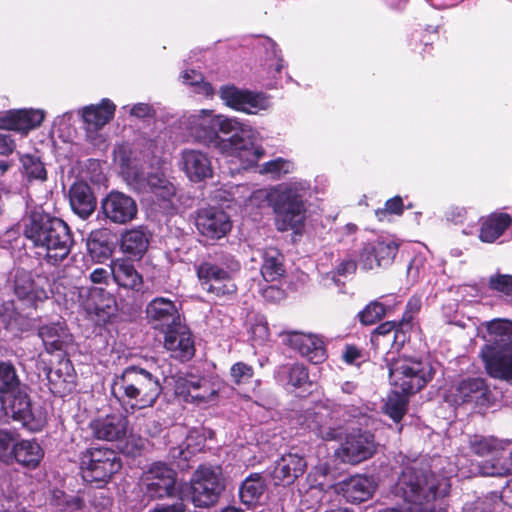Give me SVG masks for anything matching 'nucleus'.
I'll use <instances>...</instances> for the list:
<instances>
[{"mask_svg":"<svg viewBox=\"0 0 512 512\" xmlns=\"http://www.w3.org/2000/svg\"><path fill=\"white\" fill-rule=\"evenodd\" d=\"M185 125L195 140L212 145L225 157L237 159L244 169L256 164L264 155V149L256 145L259 132L235 118L202 109L190 114Z\"/></svg>","mask_w":512,"mask_h":512,"instance_id":"obj_1","label":"nucleus"},{"mask_svg":"<svg viewBox=\"0 0 512 512\" xmlns=\"http://www.w3.org/2000/svg\"><path fill=\"white\" fill-rule=\"evenodd\" d=\"M24 234L38 249V255L57 265L69 255L73 239L67 224L59 218L33 213Z\"/></svg>","mask_w":512,"mask_h":512,"instance_id":"obj_2","label":"nucleus"},{"mask_svg":"<svg viewBox=\"0 0 512 512\" xmlns=\"http://www.w3.org/2000/svg\"><path fill=\"white\" fill-rule=\"evenodd\" d=\"M162 393L157 376L139 367H126L115 375L111 383V394L126 409L141 410L152 407Z\"/></svg>","mask_w":512,"mask_h":512,"instance_id":"obj_3","label":"nucleus"},{"mask_svg":"<svg viewBox=\"0 0 512 512\" xmlns=\"http://www.w3.org/2000/svg\"><path fill=\"white\" fill-rule=\"evenodd\" d=\"M309 185L306 181H292L280 184L269 191L258 190L257 197H266L275 212V226L278 231L292 230L301 233L305 220L306 208L303 197Z\"/></svg>","mask_w":512,"mask_h":512,"instance_id":"obj_4","label":"nucleus"},{"mask_svg":"<svg viewBox=\"0 0 512 512\" xmlns=\"http://www.w3.org/2000/svg\"><path fill=\"white\" fill-rule=\"evenodd\" d=\"M487 331L493 344L480 352L485 369L491 377L512 383V323L496 319L487 323Z\"/></svg>","mask_w":512,"mask_h":512,"instance_id":"obj_5","label":"nucleus"},{"mask_svg":"<svg viewBox=\"0 0 512 512\" xmlns=\"http://www.w3.org/2000/svg\"><path fill=\"white\" fill-rule=\"evenodd\" d=\"M433 367L410 357H399L389 364V379L394 389L403 394H414L433 377Z\"/></svg>","mask_w":512,"mask_h":512,"instance_id":"obj_6","label":"nucleus"},{"mask_svg":"<svg viewBox=\"0 0 512 512\" xmlns=\"http://www.w3.org/2000/svg\"><path fill=\"white\" fill-rule=\"evenodd\" d=\"M191 500L197 507L214 505L225 488L222 469L219 466H200L190 481Z\"/></svg>","mask_w":512,"mask_h":512,"instance_id":"obj_7","label":"nucleus"},{"mask_svg":"<svg viewBox=\"0 0 512 512\" xmlns=\"http://www.w3.org/2000/svg\"><path fill=\"white\" fill-rule=\"evenodd\" d=\"M122 467L120 458L109 448H92L81 456L83 478L89 482H107Z\"/></svg>","mask_w":512,"mask_h":512,"instance_id":"obj_8","label":"nucleus"},{"mask_svg":"<svg viewBox=\"0 0 512 512\" xmlns=\"http://www.w3.org/2000/svg\"><path fill=\"white\" fill-rule=\"evenodd\" d=\"M239 269L240 265L236 261H231L226 267L205 262L198 267L197 275L203 290L216 296H227L237 290L233 275Z\"/></svg>","mask_w":512,"mask_h":512,"instance_id":"obj_9","label":"nucleus"},{"mask_svg":"<svg viewBox=\"0 0 512 512\" xmlns=\"http://www.w3.org/2000/svg\"><path fill=\"white\" fill-rule=\"evenodd\" d=\"M91 436L100 441L118 442L128 435L129 421L121 413L99 415L88 425Z\"/></svg>","mask_w":512,"mask_h":512,"instance_id":"obj_10","label":"nucleus"},{"mask_svg":"<svg viewBox=\"0 0 512 512\" xmlns=\"http://www.w3.org/2000/svg\"><path fill=\"white\" fill-rule=\"evenodd\" d=\"M399 246L400 243L395 238H379L363 247L359 264L364 270L388 266L394 261Z\"/></svg>","mask_w":512,"mask_h":512,"instance_id":"obj_11","label":"nucleus"},{"mask_svg":"<svg viewBox=\"0 0 512 512\" xmlns=\"http://www.w3.org/2000/svg\"><path fill=\"white\" fill-rule=\"evenodd\" d=\"M220 97L227 106L247 114H258L270 107V101L266 95L240 90L233 86L222 87Z\"/></svg>","mask_w":512,"mask_h":512,"instance_id":"obj_12","label":"nucleus"},{"mask_svg":"<svg viewBox=\"0 0 512 512\" xmlns=\"http://www.w3.org/2000/svg\"><path fill=\"white\" fill-rule=\"evenodd\" d=\"M8 402V408L12 417L20 421L23 426L31 431L40 430L45 424V416L41 410H34L28 395L23 387H19L15 393L5 396Z\"/></svg>","mask_w":512,"mask_h":512,"instance_id":"obj_13","label":"nucleus"},{"mask_svg":"<svg viewBox=\"0 0 512 512\" xmlns=\"http://www.w3.org/2000/svg\"><path fill=\"white\" fill-rule=\"evenodd\" d=\"M101 210L110 222L124 225L136 218L138 206L131 196L119 191H111L102 199Z\"/></svg>","mask_w":512,"mask_h":512,"instance_id":"obj_14","label":"nucleus"},{"mask_svg":"<svg viewBox=\"0 0 512 512\" xmlns=\"http://www.w3.org/2000/svg\"><path fill=\"white\" fill-rule=\"evenodd\" d=\"M376 450L373 436L368 432L351 433L336 455L350 464H358L370 458Z\"/></svg>","mask_w":512,"mask_h":512,"instance_id":"obj_15","label":"nucleus"},{"mask_svg":"<svg viewBox=\"0 0 512 512\" xmlns=\"http://www.w3.org/2000/svg\"><path fill=\"white\" fill-rule=\"evenodd\" d=\"M146 492L153 498H164L173 495L176 473L164 464L153 465L143 477Z\"/></svg>","mask_w":512,"mask_h":512,"instance_id":"obj_16","label":"nucleus"},{"mask_svg":"<svg viewBox=\"0 0 512 512\" xmlns=\"http://www.w3.org/2000/svg\"><path fill=\"white\" fill-rule=\"evenodd\" d=\"M164 348L175 359L181 361L191 359L195 353V345L190 329L181 322L166 330Z\"/></svg>","mask_w":512,"mask_h":512,"instance_id":"obj_17","label":"nucleus"},{"mask_svg":"<svg viewBox=\"0 0 512 512\" xmlns=\"http://www.w3.org/2000/svg\"><path fill=\"white\" fill-rule=\"evenodd\" d=\"M180 167L187 178L194 183L205 181L213 176L211 158L206 152L201 150H182Z\"/></svg>","mask_w":512,"mask_h":512,"instance_id":"obj_18","label":"nucleus"},{"mask_svg":"<svg viewBox=\"0 0 512 512\" xmlns=\"http://www.w3.org/2000/svg\"><path fill=\"white\" fill-rule=\"evenodd\" d=\"M148 322L155 329L166 331L181 323L180 313L173 301L158 297L153 299L146 308Z\"/></svg>","mask_w":512,"mask_h":512,"instance_id":"obj_19","label":"nucleus"},{"mask_svg":"<svg viewBox=\"0 0 512 512\" xmlns=\"http://www.w3.org/2000/svg\"><path fill=\"white\" fill-rule=\"evenodd\" d=\"M196 227L203 236L210 239H219L230 231L231 222L224 211L216 208H206L198 212Z\"/></svg>","mask_w":512,"mask_h":512,"instance_id":"obj_20","label":"nucleus"},{"mask_svg":"<svg viewBox=\"0 0 512 512\" xmlns=\"http://www.w3.org/2000/svg\"><path fill=\"white\" fill-rule=\"evenodd\" d=\"M14 293L20 301L27 306H36L38 302L47 299V292L43 287V278L26 271H18L14 280Z\"/></svg>","mask_w":512,"mask_h":512,"instance_id":"obj_21","label":"nucleus"},{"mask_svg":"<svg viewBox=\"0 0 512 512\" xmlns=\"http://www.w3.org/2000/svg\"><path fill=\"white\" fill-rule=\"evenodd\" d=\"M87 293L82 305L90 316H95L98 322H106L117 310L116 300L112 294L102 288L84 290Z\"/></svg>","mask_w":512,"mask_h":512,"instance_id":"obj_22","label":"nucleus"},{"mask_svg":"<svg viewBox=\"0 0 512 512\" xmlns=\"http://www.w3.org/2000/svg\"><path fill=\"white\" fill-rule=\"evenodd\" d=\"M125 174L128 184L139 192H152L162 198L173 193L172 185L159 173L146 176L143 172L128 169Z\"/></svg>","mask_w":512,"mask_h":512,"instance_id":"obj_23","label":"nucleus"},{"mask_svg":"<svg viewBox=\"0 0 512 512\" xmlns=\"http://www.w3.org/2000/svg\"><path fill=\"white\" fill-rule=\"evenodd\" d=\"M287 343L313 364H320L326 359L323 342L316 335L290 332L287 334Z\"/></svg>","mask_w":512,"mask_h":512,"instance_id":"obj_24","label":"nucleus"},{"mask_svg":"<svg viewBox=\"0 0 512 512\" xmlns=\"http://www.w3.org/2000/svg\"><path fill=\"white\" fill-rule=\"evenodd\" d=\"M45 112L41 109H20L10 111L0 117V129L27 133L38 127L44 120Z\"/></svg>","mask_w":512,"mask_h":512,"instance_id":"obj_25","label":"nucleus"},{"mask_svg":"<svg viewBox=\"0 0 512 512\" xmlns=\"http://www.w3.org/2000/svg\"><path fill=\"white\" fill-rule=\"evenodd\" d=\"M305 460L293 453L283 455L275 464L272 479L276 485H290L300 477L306 469Z\"/></svg>","mask_w":512,"mask_h":512,"instance_id":"obj_26","label":"nucleus"},{"mask_svg":"<svg viewBox=\"0 0 512 512\" xmlns=\"http://www.w3.org/2000/svg\"><path fill=\"white\" fill-rule=\"evenodd\" d=\"M47 380L51 392L58 396H65L75 386L76 374L69 359H61L56 366L47 372Z\"/></svg>","mask_w":512,"mask_h":512,"instance_id":"obj_27","label":"nucleus"},{"mask_svg":"<svg viewBox=\"0 0 512 512\" xmlns=\"http://www.w3.org/2000/svg\"><path fill=\"white\" fill-rule=\"evenodd\" d=\"M332 488L337 494H342L347 501L355 503L368 500L375 490V484L368 477L356 475L335 484Z\"/></svg>","mask_w":512,"mask_h":512,"instance_id":"obj_28","label":"nucleus"},{"mask_svg":"<svg viewBox=\"0 0 512 512\" xmlns=\"http://www.w3.org/2000/svg\"><path fill=\"white\" fill-rule=\"evenodd\" d=\"M116 106L109 99H102L99 104L85 106L81 116L88 132L102 129L114 116Z\"/></svg>","mask_w":512,"mask_h":512,"instance_id":"obj_29","label":"nucleus"},{"mask_svg":"<svg viewBox=\"0 0 512 512\" xmlns=\"http://www.w3.org/2000/svg\"><path fill=\"white\" fill-rule=\"evenodd\" d=\"M38 335L42 339L47 352L66 349L72 342V336L68 332L64 323L58 321L42 325L38 330Z\"/></svg>","mask_w":512,"mask_h":512,"instance_id":"obj_30","label":"nucleus"},{"mask_svg":"<svg viewBox=\"0 0 512 512\" xmlns=\"http://www.w3.org/2000/svg\"><path fill=\"white\" fill-rule=\"evenodd\" d=\"M512 217L503 212H493L480 221L479 239L484 243H494L511 226Z\"/></svg>","mask_w":512,"mask_h":512,"instance_id":"obj_31","label":"nucleus"},{"mask_svg":"<svg viewBox=\"0 0 512 512\" xmlns=\"http://www.w3.org/2000/svg\"><path fill=\"white\" fill-rule=\"evenodd\" d=\"M70 205L72 210L83 219L94 212L95 197L86 183L78 182L70 188Z\"/></svg>","mask_w":512,"mask_h":512,"instance_id":"obj_32","label":"nucleus"},{"mask_svg":"<svg viewBox=\"0 0 512 512\" xmlns=\"http://www.w3.org/2000/svg\"><path fill=\"white\" fill-rule=\"evenodd\" d=\"M149 246V238L141 228L125 231L121 236V251L133 259H141Z\"/></svg>","mask_w":512,"mask_h":512,"instance_id":"obj_33","label":"nucleus"},{"mask_svg":"<svg viewBox=\"0 0 512 512\" xmlns=\"http://www.w3.org/2000/svg\"><path fill=\"white\" fill-rule=\"evenodd\" d=\"M43 456L44 452L39 443L34 440L18 438L13 453V462L34 469L40 464Z\"/></svg>","mask_w":512,"mask_h":512,"instance_id":"obj_34","label":"nucleus"},{"mask_svg":"<svg viewBox=\"0 0 512 512\" xmlns=\"http://www.w3.org/2000/svg\"><path fill=\"white\" fill-rule=\"evenodd\" d=\"M87 249L98 262L108 259L112 254L110 231L106 228L91 231L87 238Z\"/></svg>","mask_w":512,"mask_h":512,"instance_id":"obj_35","label":"nucleus"},{"mask_svg":"<svg viewBox=\"0 0 512 512\" xmlns=\"http://www.w3.org/2000/svg\"><path fill=\"white\" fill-rule=\"evenodd\" d=\"M111 274L121 286L138 289L142 284V277L134 266L126 260L117 259L111 264Z\"/></svg>","mask_w":512,"mask_h":512,"instance_id":"obj_36","label":"nucleus"},{"mask_svg":"<svg viewBox=\"0 0 512 512\" xmlns=\"http://www.w3.org/2000/svg\"><path fill=\"white\" fill-rule=\"evenodd\" d=\"M486 393V385L481 378H472L461 381L455 388L454 402L462 404L477 401Z\"/></svg>","mask_w":512,"mask_h":512,"instance_id":"obj_37","label":"nucleus"},{"mask_svg":"<svg viewBox=\"0 0 512 512\" xmlns=\"http://www.w3.org/2000/svg\"><path fill=\"white\" fill-rule=\"evenodd\" d=\"M266 490V483L263 477L258 473L249 475L240 487L241 502L247 506L259 502Z\"/></svg>","mask_w":512,"mask_h":512,"instance_id":"obj_38","label":"nucleus"},{"mask_svg":"<svg viewBox=\"0 0 512 512\" xmlns=\"http://www.w3.org/2000/svg\"><path fill=\"white\" fill-rule=\"evenodd\" d=\"M283 259V255L276 248L265 250L261 274L266 281L273 282L284 274Z\"/></svg>","mask_w":512,"mask_h":512,"instance_id":"obj_39","label":"nucleus"},{"mask_svg":"<svg viewBox=\"0 0 512 512\" xmlns=\"http://www.w3.org/2000/svg\"><path fill=\"white\" fill-rule=\"evenodd\" d=\"M19 160L22 165V173L29 182H44L47 179V170L39 157L25 154L21 155Z\"/></svg>","mask_w":512,"mask_h":512,"instance_id":"obj_40","label":"nucleus"},{"mask_svg":"<svg viewBox=\"0 0 512 512\" xmlns=\"http://www.w3.org/2000/svg\"><path fill=\"white\" fill-rule=\"evenodd\" d=\"M294 170L295 165L291 160L278 157L260 165L258 172L262 175H267L272 179L278 180L293 173Z\"/></svg>","mask_w":512,"mask_h":512,"instance_id":"obj_41","label":"nucleus"},{"mask_svg":"<svg viewBox=\"0 0 512 512\" xmlns=\"http://www.w3.org/2000/svg\"><path fill=\"white\" fill-rule=\"evenodd\" d=\"M409 394H403L398 389H394L389 394L384 411L395 422H399L406 413Z\"/></svg>","mask_w":512,"mask_h":512,"instance_id":"obj_42","label":"nucleus"},{"mask_svg":"<svg viewBox=\"0 0 512 512\" xmlns=\"http://www.w3.org/2000/svg\"><path fill=\"white\" fill-rule=\"evenodd\" d=\"M21 387L16 370L11 363L0 362V393L5 396Z\"/></svg>","mask_w":512,"mask_h":512,"instance_id":"obj_43","label":"nucleus"},{"mask_svg":"<svg viewBox=\"0 0 512 512\" xmlns=\"http://www.w3.org/2000/svg\"><path fill=\"white\" fill-rule=\"evenodd\" d=\"M201 450V437L196 433H191L186 442L179 447H174L170 450L171 457L174 460L187 461L193 454Z\"/></svg>","mask_w":512,"mask_h":512,"instance_id":"obj_44","label":"nucleus"},{"mask_svg":"<svg viewBox=\"0 0 512 512\" xmlns=\"http://www.w3.org/2000/svg\"><path fill=\"white\" fill-rule=\"evenodd\" d=\"M18 435L6 430L0 429V461L6 464L13 463V453L18 440Z\"/></svg>","mask_w":512,"mask_h":512,"instance_id":"obj_45","label":"nucleus"},{"mask_svg":"<svg viewBox=\"0 0 512 512\" xmlns=\"http://www.w3.org/2000/svg\"><path fill=\"white\" fill-rule=\"evenodd\" d=\"M184 84L195 87V92L205 96L213 95L214 91L210 83L203 80L201 73L195 70H186L181 74Z\"/></svg>","mask_w":512,"mask_h":512,"instance_id":"obj_46","label":"nucleus"},{"mask_svg":"<svg viewBox=\"0 0 512 512\" xmlns=\"http://www.w3.org/2000/svg\"><path fill=\"white\" fill-rule=\"evenodd\" d=\"M203 388L202 379L196 376H185L179 377L175 384V393L178 396L183 397L185 401H189V398L193 392H196Z\"/></svg>","mask_w":512,"mask_h":512,"instance_id":"obj_47","label":"nucleus"},{"mask_svg":"<svg viewBox=\"0 0 512 512\" xmlns=\"http://www.w3.org/2000/svg\"><path fill=\"white\" fill-rule=\"evenodd\" d=\"M385 315V307L382 303L374 301L369 303L360 313L359 319L364 325H372Z\"/></svg>","mask_w":512,"mask_h":512,"instance_id":"obj_48","label":"nucleus"},{"mask_svg":"<svg viewBox=\"0 0 512 512\" xmlns=\"http://www.w3.org/2000/svg\"><path fill=\"white\" fill-rule=\"evenodd\" d=\"M480 473L484 476H503L512 474V452L511 461L509 463H499V461L491 460L479 466Z\"/></svg>","mask_w":512,"mask_h":512,"instance_id":"obj_49","label":"nucleus"},{"mask_svg":"<svg viewBox=\"0 0 512 512\" xmlns=\"http://www.w3.org/2000/svg\"><path fill=\"white\" fill-rule=\"evenodd\" d=\"M499 444V441L496 439L480 436H474L470 440L471 449L479 456H485L488 453L496 450Z\"/></svg>","mask_w":512,"mask_h":512,"instance_id":"obj_50","label":"nucleus"},{"mask_svg":"<svg viewBox=\"0 0 512 512\" xmlns=\"http://www.w3.org/2000/svg\"><path fill=\"white\" fill-rule=\"evenodd\" d=\"M323 416L320 417L315 416V418L308 422L307 427L316 432L318 436H320L324 440H334L340 436L338 430L331 428L330 426H325L322 423Z\"/></svg>","mask_w":512,"mask_h":512,"instance_id":"obj_51","label":"nucleus"},{"mask_svg":"<svg viewBox=\"0 0 512 512\" xmlns=\"http://www.w3.org/2000/svg\"><path fill=\"white\" fill-rule=\"evenodd\" d=\"M288 383L294 387H301L309 381L308 372L302 364H294L288 369Z\"/></svg>","mask_w":512,"mask_h":512,"instance_id":"obj_52","label":"nucleus"},{"mask_svg":"<svg viewBox=\"0 0 512 512\" xmlns=\"http://www.w3.org/2000/svg\"><path fill=\"white\" fill-rule=\"evenodd\" d=\"M230 374L233 381L237 384H240L252 378L253 369L251 366L243 362H237L231 367Z\"/></svg>","mask_w":512,"mask_h":512,"instance_id":"obj_53","label":"nucleus"},{"mask_svg":"<svg viewBox=\"0 0 512 512\" xmlns=\"http://www.w3.org/2000/svg\"><path fill=\"white\" fill-rule=\"evenodd\" d=\"M202 385V389L191 394L189 398L190 402H209L215 398L217 391L209 387L208 381L202 379Z\"/></svg>","mask_w":512,"mask_h":512,"instance_id":"obj_54","label":"nucleus"},{"mask_svg":"<svg viewBox=\"0 0 512 512\" xmlns=\"http://www.w3.org/2000/svg\"><path fill=\"white\" fill-rule=\"evenodd\" d=\"M403 212V200L401 197H394L389 199L384 209L376 210V216L379 220H382L386 213L401 215Z\"/></svg>","mask_w":512,"mask_h":512,"instance_id":"obj_55","label":"nucleus"},{"mask_svg":"<svg viewBox=\"0 0 512 512\" xmlns=\"http://www.w3.org/2000/svg\"><path fill=\"white\" fill-rule=\"evenodd\" d=\"M16 311L13 302H5L0 306V322L8 327L16 318Z\"/></svg>","mask_w":512,"mask_h":512,"instance_id":"obj_56","label":"nucleus"},{"mask_svg":"<svg viewBox=\"0 0 512 512\" xmlns=\"http://www.w3.org/2000/svg\"><path fill=\"white\" fill-rule=\"evenodd\" d=\"M363 357L362 350L354 345H347L342 353V358L347 364H358Z\"/></svg>","mask_w":512,"mask_h":512,"instance_id":"obj_57","label":"nucleus"},{"mask_svg":"<svg viewBox=\"0 0 512 512\" xmlns=\"http://www.w3.org/2000/svg\"><path fill=\"white\" fill-rule=\"evenodd\" d=\"M491 286L498 291L512 295V276L501 275L495 279H492Z\"/></svg>","mask_w":512,"mask_h":512,"instance_id":"obj_58","label":"nucleus"},{"mask_svg":"<svg viewBox=\"0 0 512 512\" xmlns=\"http://www.w3.org/2000/svg\"><path fill=\"white\" fill-rule=\"evenodd\" d=\"M254 341L262 343L269 338V330L266 322L259 321L251 327Z\"/></svg>","mask_w":512,"mask_h":512,"instance_id":"obj_59","label":"nucleus"},{"mask_svg":"<svg viewBox=\"0 0 512 512\" xmlns=\"http://www.w3.org/2000/svg\"><path fill=\"white\" fill-rule=\"evenodd\" d=\"M246 186L244 185H238V186H232L230 187V190L225 192L227 195H217L216 197L224 200V201H234L237 203H241L242 200H244V197L240 195V193L244 190H246Z\"/></svg>","mask_w":512,"mask_h":512,"instance_id":"obj_60","label":"nucleus"},{"mask_svg":"<svg viewBox=\"0 0 512 512\" xmlns=\"http://www.w3.org/2000/svg\"><path fill=\"white\" fill-rule=\"evenodd\" d=\"M130 114L132 116L138 117V118H146V117H152L154 115L153 108L146 103H138L133 105L130 110Z\"/></svg>","mask_w":512,"mask_h":512,"instance_id":"obj_61","label":"nucleus"},{"mask_svg":"<svg viewBox=\"0 0 512 512\" xmlns=\"http://www.w3.org/2000/svg\"><path fill=\"white\" fill-rule=\"evenodd\" d=\"M186 505L183 501H178L173 504H158L149 512H185Z\"/></svg>","mask_w":512,"mask_h":512,"instance_id":"obj_62","label":"nucleus"},{"mask_svg":"<svg viewBox=\"0 0 512 512\" xmlns=\"http://www.w3.org/2000/svg\"><path fill=\"white\" fill-rule=\"evenodd\" d=\"M15 149V143L10 135L0 133V155H8Z\"/></svg>","mask_w":512,"mask_h":512,"instance_id":"obj_63","label":"nucleus"},{"mask_svg":"<svg viewBox=\"0 0 512 512\" xmlns=\"http://www.w3.org/2000/svg\"><path fill=\"white\" fill-rule=\"evenodd\" d=\"M110 275H112L111 270L109 271L105 268H97L90 273L89 278L91 282L95 284H102L108 281Z\"/></svg>","mask_w":512,"mask_h":512,"instance_id":"obj_64","label":"nucleus"}]
</instances>
